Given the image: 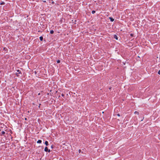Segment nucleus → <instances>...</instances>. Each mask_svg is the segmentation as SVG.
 Wrapping results in <instances>:
<instances>
[{"mask_svg": "<svg viewBox=\"0 0 160 160\" xmlns=\"http://www.w3.org/2000/svg\"><path fill=\"white\" fill-rule=\"evenodd\" d=\"M113 38H115L116 40L118 39V38L117 37V35H114Z\"/></svg>", "mask_w": 160, "mask_h": 160, "instance_id": "f257e3e1", "label": "nucleus"}, {"mask_svg": "<svg viewBox=\"0 0 160 160\" xmlns=\"http://www.w3.org/2000/svg\"><path fill=\"white\" fill-rule=\"evenodd\" d=\"M48 148H47V147H45V149H44V151H45V152H48Z\"/></svg>", "mask_w": 160, "mask_h": 160, "instance_id": "f03ea898", "label": "nucleus"}, {"mask_svg": "<svg viewBox=\"0 0 160 160\" xmlns=\"http://www.w3.org/2000/svg\"><path fill=\"white\" fill-rule=\"evenodd\" d=\"M109 19H110V21H111V22H113L114 21V19H113V18H112L111 17H109Z\"/></svg>", "mask_w": 160, "mask_h": 160, "instance_id": "7ed1b4c3", "label": "nucleus"}, {"mask_svg": "<svg viewBox=\"0 0 160 160\" xmlns=\"http://www.w3.org/2000/svg\"><path fill=\"white\" fill-rule=\"evenodd\" d=\"M45 144L46 146H47L48 145V142L47 141H46L45 142Z\"/></svg>", "mask_w": 160, "mask_h": 160, "instance_id": "20e7f679", "label": "nucleus"}, {"mask_svg": "<svg viewBox=\"0 0 160 160\" xmlns=\"http://www.w3.org/2000/svg\"><path fill=\"white\" fill-rule=\"evenodd\" d=\"M39 39L40 41H42L43 40V38L41 36L40 37Z\"/></svg>", "mask_w": 160, "mask_h": 160, "instance_id": "39448f33", "label": "nucleus"}, {"mask_svg": "<svg viewBox=\"0 0 160 160\" xmlns=\"http://www.w3.org/2000/svg\"><path fill=\"white\" fill-rule=\"evenodd\" d=\"M37 143H40L42 142V141L40 140H39L37 142Z\"/></svg>", "mask_w": 160, "mask_h": 160, "instance_id": "423d86ee", "label": "nucleus"}, {"mask_svg": "<svg viewBox=\"0 0 160 160\" xmlns=\"http://www.w3.org/2000/svg\"><path fill=\"white\" fill-rule=\"evenodd\" d=\"M50 33L51 34H53L54 33V31L52 30H51L50 31Z\"/></svg>", "mask_w": 160, "mask_h": 160, "instance_id": "0eeeda50", "label": "nucleus"}, {"mask_svg": "<svg viewBox=\"0 0 160 160\" xmlns=\"http://www.w3.org/2000/svg\"><path fill=\"white\" fill-rule=\"evenodd\" d=\"M17 72H18V73H19V74H20L21 73V72L20 70H18L17 71Z\"/></svg>", "mask_w": 160, "mask_h": 160, "instance_id": "6e6552de", "label": "nucleus"}, {"mask_svg": "<svg viewBox=\"0 0 160 160\" xmlns=\"http://www.w3.org/2000/svg\"><path fill=\"white\" fill-rule=\"evenodd\" d=\"M134 113L135 114H139V112L137 111H135L134 112Z\"/></svg>", "mask_w": 160, "mask_h": 160, "instance_id": "1a4fd4ad", "label": "nucleus"}, {"mask_svg": "<svg viewBox=\"0 0 160 160\" xmlns=\"http://www.w3.org/2000/svg\"><path fill=\"white\" fill-rule=\"evenodd\" d=\"M5 4V2H2L1 3V5H4Z\"/></svg>", "mask_w": 160, "mask_h": 160, "instance_id": "9d476101", "label": "nucleus"}, {"mask_svg": "<svg viewBox=\"0 0 160 160\" xmlns=\"http://www.w3.org/2000/svg\"><path fill=\"white\" fill-rule=\"evenodd\" d=\"M95 12V11L93 10L92 12V13L93 14H94Z\"/></svg>", "mask_w": 160, "mask_h": 160, "instance_id": "9b49d317", "label": "nucleus"}, {"mask_svg": "<svg viewBox=\"0 0 160 160\" xmlns=\"http://www.w3.org/2000/svg\"><path fill=\"white\" fill-rule=\"evenodd\" d=\"M2 134L3 135H4V134H5V132L4 131H2Z\"/></svg>", "mask_w": 160, "mask_h": 160, "instance_id": "f8f14e48", "label": "nucleus"}, {"mask_svg": "<svg viewBox=\"0 0 160 160\" xmlns=\"http://www.w3.org/2000/svg\"><path fill=\"white\" fill-rule=\"evenodd\" d=\"M60 60H58L57 61V62L58 63H60Z\"/></svg>", "mask_w": 160, "mask_h": 160, "instance_id": "ddd939ff", "label": "nucleus"}, {"mask_svg": "<svg viewBox=\"0 0 160 160\" xmlns=\"http://www.w3.org/2000/svg\"><path fill=\"white\" fill-rule=\"evenodd\" d=\"M16 75L17 76H19V73L16 72Z\"/></svg>", "mask_w": 160, "mask_h": 160, "instance_id": "4468645a", "label": "nucleus"}, {"mask_svg": "<svg viewBox=\"0 0 160 160\" xmlns=\"http://www.w3.org/2000/svg\"><path fill=\"white\" fill-rule=\"evenodd\" d=\"M158 73L160 75V70L158 71Z\"/></svg>", "mask_w": 160, "mask_h": 160, "instance_id": "2eb2a0df", "label": "nucleus"}, {"mask_svg": "<svg viewBox=\"0 0 160 160\" xmlns=\"http://www.w3.org/2000/svg\"><path fill=\"white\" fill-rule=\"evenodd\" d=\"M61 95L62 97H63L64 96V95L63 94V93H62V94H61Z\"/></svg>", "mask_w": 160, "mask_h": 160, "instance_id": "dca6fc26", "label": "nucleus"}, {"mask_svg": "<svg viewBox=\"0 0 160 160\" xmlns=\"http://www.w3.org/2000/svg\"><path fill=\"white\" fill-rule=\"evenodd\" d=\"M117 115H118V116H120V114L118 113V114H117Z\"/></svg>", "mask_w": 160, "mask_h": 160, "instance_id": "f3484780", "label": "nucleus"}, {"mask_svg": "<svg viewBox=\"0 0 160 160\" xmlns=\"http://www.w3.org/2000/svg\"><path fill=\"white\" fill-rule=\"evenodd\" d=\"M48 152H50V150L49 149V150L48 149Z\"/></svg>", "mask_w": 160, "mask_h": 160, "instance_id": "a211bd4d", "label": "nucleus"}, {"mask_svg": "<svg viewBox=\"0 0 160 160\" xmlns=\"http://www.w3.org/2000/svg\"><path fill=\"white\" fill-rule=\"evenodd\" d=\"M25 120H27V118H25Z\"/></svg>", "mask_w": 160, "mask_h": 160, "instance_id": "6ab92c4d", "label": "nucleus"}, {"mask_svg": "<svg viewBox=\"0 0 160 160\" xmlns=\"http://www.w3.org/2000/svg\"><path fill=\"white\" fill-rule=\"evenodd\" d=\"M130 35H131V36H133V34H131Z\"/></svg>", "mask_w": 160, "mask_h": 160, "instance_id": "aec40b11", "label": "nucleus"}, {"mask_svg": "<svg viewBox=\"0 0 160 160\" xmlns=\"http://www.w3.org/2000/svg\"><path fill=\"white\" fill-rule=\"evenodd\" d=\"M51 147V148H53V146L52 145Z\"/></svg>", "mask_w": 160, "mask_h": 160, "instance_id": "412c9836", "label": "nucleus"}, {"mask_svg": "<svg viewBox=\"0 0 160 160\" xmlns=\"http://www.w3.org/2000/svg\"><path fill=\"white\" fill-rule=\"evenodd\" d=\"M80 151H81V150H79V152H80Z\"/></svg>", "mask_w": 160, "mask_h": 160, "instance_id": "4be33fe9", "label": "nucleus"}, {"mask_svg": "<svg viewBox=\"0 0 160 160\" xmlns=\"http://www.w3.org/2000/svg\"><path fill=\"white\" fill-rule=\"evenodd\" d=\"M6 48H4V50H5V49Z\"/></svg>", "mask_w": 160, "mask_h": 160, "instance_id": "5701e85b", "label": "nucleus"}]
</instances>
